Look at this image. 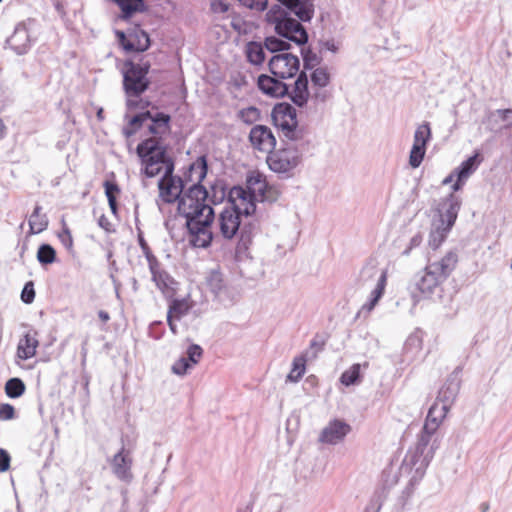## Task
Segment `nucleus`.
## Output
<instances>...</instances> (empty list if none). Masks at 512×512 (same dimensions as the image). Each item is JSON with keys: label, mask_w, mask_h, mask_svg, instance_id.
I'll return each instance as SVG.
<instances>
[{"label": "nucleus", "mask_w": 512, "mask_h": 512, "mask_svg": "<svg viewBox=\"0 0 512 512\" xmlns=\"http://www.w3.org/2000/svg\"><path fill=\"white\" fill-rule=\"evenodd\" d=\"M149 69V62H125L123 70V88L128 97L127 106L129 108L138 107V102L131 98L139 97L148 89L150 85V80L147 77Z\"/></svg>", "instance_id": "obj_7"}, {"label": "nucleus", "mask_w": 512, "mask_h": 512, "mask_svg": "<svg viewBox=\"0 0 512 512\" xmlns=\"http://www.w3.org/2000/svg\"><path fill=\"white\" fill-rule=\"evenodd\" d=\"M308 84L306 72L301 71L294 83L289 85V91L285 97H288L296 106L304 107L310 97Z\"/></svg>", "instance_id": "obj_20"}, {"label": "nucleus", "mask_w": 512, "mask_h": 512, "mask_svg": "<svg viewBox=\"0 0 512 512\" xmlns=\"http://www.w3.org/2000/svg\"><path fill=\"white\" fill-rule=\"evenodd\" d=\"M25 388L20 378H10L5 384V393L9 398L15 399L24 394Z\"/></svg>", "instance_id": "obj_36"}, {"label": "nucleus", "mask_w": 512, "mask_h": 512, "mask_svg": "<svg viewBox=\"0 0 512 512\" xmlns=\"http://www.w3.org/2000/svg\"><path fill=\"white\" fill-rule=\"evenodd\" d=\"M207 197L208 192L202 184H192L186 192H183L178 201L179 214L205 203Z\"/></svg>", "instance_id": "obj_17"}, {"label": "nucleus", "mask_w": 512, "mask_h": 512, "mask_svg": "<svg viewBox=\"0 0 512 512\" xmlns=\"http://www.w3.org/2000/svg\"><path fill=\"white\" fill-rule=\"evenodd\" d=\"M274 125L281 131L285 140L301 142L305 140L307 131L299 126L296 109L289 103H279L272 110Z\"/></svg>", "instance_id": "obj_9"}, {"label": "nucleus", "mask_w": 512, "mask_h": 512, "mask_svg": "<svg viewBox=\"0 0 512 512\" xmlns=\"http://www.w3.org/2000/svg\"><path fill=\"white\" fill-rule=\"evenodd\" d=\"M174 320H176V319L167 316V322H168V325H169V328H170L171 332L173 334H177V326H176Z\"/></svg>", "instance_id": "obj_62"}, {"label": "nucleus", "mask_w": 512, "mask_h": 512, "mask_svg": "<svg viewBox=\"0 0 512 512\" xmlns=\"http://www.w3.org/2000/svg\"><path fill=\"white\" fill-rule=\"evenodd\" d=\"M425 153H426V148L412 145V148H411V151L409 154L410 166L412 168H418L421 165V163L425 157Z\"/></svg>", "instance_id": "obj_45"}, {"label": "nucleus", "mask_w": 512, "mask_h": 512, "mask_svg": "<svg viewBox=\"0 0 512 512\" xmlns=\"http://www.w3.org/2000/svg\"><path fill=\"white\" fill-rule=\"evenodd\" d=\"M208 171L207 159L205 156H200L195 162L189 166L188 179L193 184H201L206 177Z\"/></svg>", "instance_id": "obj_31"}, {"label": "nucleus", "mask_w": 512, "mask_h": 512, "mask_svg": "<svg viewBox=\"0 0 512 512\" xmlns=\"http://www.w3.org/2000/svg\"><path fill=\"white\" fill-rule=\"evenodd\" d=\"M98 225L106 232L113 231L112 224L105 215H101L98 219Z\"/></svg>", "instance_id": "obj_59"}, {"label": "nucleus", "mask_w": 512, "mask_h": 512, "mask_svg": "<svg viewBox=\"0 0 512 512\" xmlns=\"http://www.w3.org/2000/svg\"><path fill=\"white\" fill-rule=\"evenodd\" d=\"M449 409V407L445 405L440 406L438 402H435L428 411L424 425H429V427L431 426V428L438 431Z\"/></svg>", "instance_id": "obj_30"}, {"label": "nucleus", "mask_w": 512, "mask_h": 512, "mask_svg": "<svg viewBox=\"0 0 512 512\" xmlns=\"http://www.w3.org/2000/svg\"><path fill=\"white\" fill-rule=\"evenodd\" d=\"M206 286L220 303L229 305L234 302V291L227 285L219 269H211L205 277Z\"/></svg>", "instance_id": "obj_13"}, {"label": "nucleus", "mask_w": 512, "mask_h": 512, "mask_svg": "<svg viewBox=\"0 0 512 512\" xmlns=\"http://www.w3.org/2000/svg\"><path fill=\"white\" fill-rule=\"evenodd\" d=\"M159 197L165 203H174L179 201L184 192V182L178 177L171 175H163L158 181Z\"/></svg>", "instance_id": "obj_16"}, {"label": "nucleus", "mask_w": 512, "mask_h": 512, "mask_svg": "<svg viewBox=\"0 0 512 512\" xmlns=\"http://www.w3.org/2000/svg\"><path fill=\"white\" fill-rule=\"evenodd\" d=\"M10 455L9 453L0 448V472H6L10 468Z\"/></svg>", "instance_id": "obj_56"}, {"label": "nucleus", "mask_w": 512, "mask_h": 512, "mask_svg": "<svg viewBox=\"0 0 512 512\" xmlns=\"http://www.w3.org/2000/svg\"><path fill=\"white\" fill-rule=\"evenodd\" d=\"M246 56L253 65H261L265 60V52L261 43L249 42L246 46Z\"/></svg>", "instance_id": "obj_32"}, {"label": "nucleus", "mask_w": 512, "mask_h": 512, "mask_svg": "<svg viewBox=\"0 0 512 512\" xmlns=\"http://www.w3.org/2000/svg\"><path fill=\"white\" fill-rule=\"evenodd\" d=\"M325 345V341L321 339L318 335L315 336L310 343V350L306 352L305 358H316L318 353L323 350Z\"/></svg>", "instance_id": "obj_47"}, {"label": "nucleus", "mask_w": 512, "mask_h": 512, "mask_svg": "<svg viewBox=\"0 0 512 512\" xmlns=\"http://www.w3.org/2000/svg\"><path fill=\"white\" fill-rule=\"evenodd\" d=\"M58 237L66 249H68V250L72 249L73 238H72L71 232L67 226H64L62 232L59 233Z\"/></svg>", "instance_id": "obj_53"}, {"label": "nucleus", "mask_w": 512, "mask_h": 512, "mask_svg": "<svg viewBox=\"0 0 512 512\" xmlns=\"http://www.w3.org/2000/svg\"><path fill=\"white\" fill-rule=\"evenodd\" d=\"M239 3L249 9L256 11H264L267 7L268 0H238Z\"/></svg>", "instance_id": "obj_51"}, {"label": "nucleus", "mask_w": 512, "mask_h": 512, "mask_svg": "<svg viewBox=\"0 0 512 512\" xmlns=\"http://www.w3.org/2000/svg\"><path fill=\"white\" fill-rule=\"evenodd\" d=\"M503 121H507L512 126V109H498L496 112Z\"/></svg>", "instance_id": "obj_58"}, {"label": "nucleus", "mask_w": 512, "mask_h": 512, "mask_svg": "<svg viewBox=\"0 0 512 512\" xmlns=\"http://www.w3.org/2000/svg\"><path fill=\"white\" fill-rule=\"evenodd\" d=\"M459 390L460 378L459 372L456 369L449 375L443 386L440 388L436 402H440L442 405H445L450 408L452 403L455 401L459 393Z\"/></svg>", "instance_id": "obj_22"}, {"label": "nucleus", "mask_w": 512, "mask_h": 512, "mask_svg": "<svg viewBox=\"0 0 512 512\" xmlns=\"http://www.w3.org/2000/svg\"><path fill=\"white\" fill-rule=\"evenodd\" d=\"M121 10V18L130 19L136 13L145 12L147 7L145 0H112Z\"/></svg>", "instance_id": "obj_29"}, {"label": "nucleus", "mask_w": 512, "mask_h": 512, "mask_svg": "<svg viewBox=\"0 0 512 512\" xmlns=\"http://www.w3.org/2000/svg\"><path fill=\"white\" fill-rule=\"evenodd\" d=\"M306 360L307 358H305V355L294 358L292 363L293 367L290 373L287 375V381L298 382L302 378L303 374L305 373Z\"/></svg>", "instance_id": "obj_35"}, {"label": "nucleus", "mask_w": 512, "mask_h": 512, "mask_svg": "<svg viewBox=\"0 0 512 512\" xmlns=\"http://www.w3.org/2000/svg\"><path fill=\"white\" fill-rule=\"evenodd\" d=\"M144 168L142 172L148 178L157 176L164 170L163 175L174 172V161L167 155L166 147L157 138H147L141 141L136 148Z\"/></svg>", "instance_id": "obj_4"}, {"label": "nucleus", "mask_w": 512, "mask_h": 512, "mask_svg": "<svg viewBox=\"0 0 512 512\" xmlns=\"http://www.w3.org/2000/svg\"><path fill=\"white\" fill-rule=\"evenodd\" d=\"M458 263L455 251L447 252L440 260L430 262L414 276L413 284L424 295L432 294L451 275Z\"/></svg>", "instance_id": "obj_5"}, {"label": "nucleus", "mask_w": 512, "mask_h": 512, "mask_svg": "<svg viewBox=\"0 0 512 512\" xmlns=\"http://www.w3.org/2000/svg\"><path fill=\"white\" fill-rule=\"evenodd\" d=\"M238 117L244 123L252 124L259 119L260 111L258 108L254 107V106H249L247 108L241 109L238 112Z\"/></svg>", "instance_id": "obj_44"}, {"label": "nucleus", "mask_w": 512, "mask_h": 512, "mask_svg": "<svg viewBox=\"0 0 512 512\" xmlns=\"http://www.w3.org/2000/svg\"><path fill=\"white\" fill-rule=\"evenodd\" d=\"M104 188L111 212L116 215L118 209L116 195L120 192L119 186L114 182L105 181Z\"/></svg>", "instance_id": "obj_38"}, {"label": "nucleus", "mask_w": 512, "mask_h": 512, "mask_svg": "<svg viewBox=\"0 0 512 512\" xmlns=\"http://www.w3.org/2000/svg\"><path fill=\"white\" fill-rule=\"evenodd\" d=\"M431 139V128L428 122L419 125L414 133L413 145L426 148L427 143Z\"/></svg>", "instance_id": "obj_34"}, {"label": "nucleus", "mask_w": 512, "mask_h": 512, "mask_svg": "<svg viewBox=\"0 0 512 512\" xmlns=\"http://www.w3.org/2000/svg\"><path fill=\"white\" fill-rule=\"evenodd\" d=\"M192 368L189 360L186 357H181L172 365V372L176 375H185L187 371Z\"/></svg>", "instance_id": "obj_48"}, {"label": "nucleus", "mask_w": 512, "mask_h": 512, "mask_svg": "<svg viewBox=\"0 0 512 512\" xmlns=\"http://www.w3.org/2000/svg\"><path fill=\"white\" fill-rule=\"evenodd\" d=\"M270 72L280 78L287 79L294 77L300 68V60L292 53L275 54L268 62Z\"/></svg>", "instance_id": "obj_12"}, {"label": "nucleus", "mask_w": 512, "mask_h": 512, "mask_svg": "<svg viewBox=\"0 0 512 512\" xmlns=\"http://www.w3.org/2000/svg\"><path fill=\"white\" fill-rule=\"evenodd\" d=\"M246 192L251 197L265 201L268 199L266 196L267 183L263 176L258 172H253L247 176L246 179Z\"/></svg>", "instance_id": "obj_26"}, {"label": "nucleus", "mask_w": 512, "mask_h": 512, "mask_svg": "<svg viewBox=\"0 0 512 512\" xmlns=\"http://www.w3.org/2000/svg\"><path fill=\"white\" fill-rule=\"evenodd\" d=\"M308 142H292L283 140V147L269 152L266 162L275 173L288 174L302 161L303 151Z\"/></svg>", "instance_id": "obj_6"}, {"label": "nucleus", "mask_w": 512, "mask_h": 512, "mask_svg": "<svg viewBox=\"0 0 512 512\" xmlns=\"http://www.w3.org/2000/svg\"><path fill=\"white\" fill-rule=\"evenodd\" d=\"M301 55L303 58L304 71L314 70L320 64L321 58L316 53L312 52L309 48L302 47Z\"/></svg>", "instance_id": "obj_41"}, {"label": "nucleus", "mask_w": 512, "mask_h": 512, "mask_svg": "<svg viewBox=\"0 0 512 512\" xmlns=\"http://www.w3.org/2000/svg\"><path fill=\"white\" fill-rule=\"evenodd\" d=\"M34 298H35L34 284L32 281H29L23 287V290L21 292V300L25 304H30L34 301Z\"/></svg>", "instance_id": "obj_50"}, {"label": "nucleus", "mask_w": 512, "mask_h": 512, "mask_svg": "<svg viewBox=\"0 0 512 512\" xmlns=\"http://www.w3.org/2000/svg\"><path fill=\"white\" fill-rule=\"evenodd\" d=\"M188 312V306L183 300H173L167 312V316L175 318L176 320L181 319Z\"/></svg>", "instance_id": "obj_43"}, {"label": "nucleus", "mask_w": 512, "mask_h": 512, "mask_svg": "<svg viewBox=\"0 0 512 512\" xmlns=\"http://www.w3.org/2000/svg\"><path fill=\"white\" fill-rule=\"evenodd\" d=\"M311 82L313 86L324 88L326 87L330 82V75L326 68L324 67H318L315 68L311 73Z\"/></svg>", "instance_id": "obj_39"}, {"label": "nucleus", "mask_w": 512, "mask_h": 512, "mask_svg": "<svg viewBox=\"0 0 512 512\" xmlns=\"http://www.w3.org/2000/svg\"><path fill=\"white\" fill-rule=\"evenodd\" d=\"M241 220L235 209L225 208L219 217V226L222 236L226 239H232L240 231V239L236 247L237 253H244L248 250L252 242V236L256 232L255 224H244L240 229Z\"/></svg>", "instance_id": "obj_8"}, {"label": "nucleus", "mask_w": 512, "mask_h": 512, "mask_svg": "<svg viewBox=\"0 0 512 512\" xmlns=\"http://www.w3.org/2000/svg\"><path fill=\"white\" fill-rule=\"evenodd\" d=\"M423 241V237L421 233L415 234L409 242L408 247L402 252V255L408 256L412 249L418 247Z\"/></svg>", "instance_id": "obj_55"}, {"label": "nucleus", "mask_w": 512, "mask_h": 512, "mask_svg": "<svg viewBox=\"0 0 512 512\" xmlns=\"http://www.w3.org/2000/svg\"><path fill=\"white\" fill-rule=\"evenodd\" d=\"M361 364H353L348 370L344 371L340 377V382L345 386H351L360 382Z\"/></svg>", "instance_id": "obj_37"}, {"label": "nucleus", "mask_w": 512, "mask_h": 512, "mask_svg": "<svg viewBox=\"0 0 512 512\" xmlns=\"http://www.w3.org/2000/svg\"><path fill=\"white\" fill-rule=\"evenodd\" d=\"M149 47L150 38L144 30H137L129 34L128 40L124 44V50L127 52H144Z\"/></svg>", "instance_id": "obj_28"}, {"label": "nucleus", "mask_w": 512, "mask_h": 512, "mask_svg": "<svg viewBox=\"0 0 512 512\" xmlns=\"http://www.w3.org/2000/svg\"><path fill=\"white\" fill-rule=\"evenodd\" d=\"M483 158L479 151L470 156L467 160L463 161L458 168L455 169L457 179L452 186L453 191H458L462 188L464 182L477 170Z\"/></svg>", "instance_id": "obj_21"}, {"label": "nucleus", "mask_w": 512, "mask_h": 512, "mask_svg": "<svg viewBox=\"0 0 512 512\" xmlns=\"http://www.w3.org/2000/svg\"><path fill=\"white\" fill-rule=\"evenodd\" d=\"M116 35H117V38L120 42V44L122 45V47L124 48V44L126 43V41L128 40V38L126 37L125 33L123 31H117L116 32Z\"/></svg>", "instance_id": "obj_63"}, {"label": "nucleus", "mask_w": 512, "mask_h": 512, "mask_svg": "<svg viewBox=\"0 0 512 512\" xmlns=\"http://www.w3.org/2000/svg\"><path fill=\"white\" fill-rule=\"evenodd\" d=\"M212 8L214 11L225 13L228 11V5L224 2L213 3Z\"/></svg>", "instance_id": "obj_61"}, {"label": "nucleus", "mask_w": 512, "mask_h": 512, "mask_svg": "<svg viewBox=\"0 0 512 512\" xmlns=\"http://www.w3.org/2000/svg\"><path fill=\"white\" fill-rule=\"evenodd\" d=\"M180 215L186 219L189 243L197 248L210 246L213 239L211 225L215 216L212 206L205 202Z\"/></svg>", "instance_id": "obj_3"}, {"label": "nucleus", "mask_w": 512, "mask_h": 512, "mask_svg": "<svg viewBox=\"0 0 512 512\" xmlns=\"http://www.w3.org/2000/svg\"><path fill=\"white\" fill-rule=\"evenodd\" d=\"M39 25L36 20L28 18L15 26L12 35L7 39L9 47L18 55H23L31 48L38 36Z\"/></svg>", "instance_id": "obj_11"}, {"label": "nucleus", "mask_w": 512, "mask_h": 512, "mask_svg": "<svg viewBox=\"0 0 512 512\" xmlns=\"http://www.w3.org/2000/svg\"><path fill=\"white\" fill-rule=\"evenodd\" d=\"M350 431V426L343 421L330 422L321 432L319 441L327 444L340 442Z\"/></svg>", "instance_id": "obj_23"}, {"label": "nucleus", "mask_w": 512, "mask_h": 512, "mask_svg": "<svg viewBox=\"0 0 512 512\" xmlns=\"http://www.w3.org/2000/svg\"><path fill=\"white\" fill-rule=\"evenodd\" d=\"M41 207L37 205L29 218L31 233L38 234L44 231L48 226V219L45 214H40Z\"/></svg>", "instance_id": "obj_33"}, {"label": "nucleus", "mask_w": 512, "mask_h": 512, "mask_svg": "<svg viewBox=\"0 0 512 512\" xmlns=\"http://www.w3.org/2000/svg\"><path fill=\"white\" fill-rule=\"evenodd\" d=\"M387 276V270H382L380 276L377 279L375 288L371 291L369 300L366 303H364L361 309L359 310L357 314L358 317H360L362 314L367 315L374 309V307L384 294L385 287L387 284Z\"/></svg>", "instance_id": "obj_24"}, {"label": "nucleus", "mask_w": 512, "mask_h": 512, "mask_svg": "<svg viewBox=\"0 0 512 512\" xmlns=\"http://www.w3.org/2000/svg\"><path fill=\"white\" fill-rule=\"evenodd\" d=\"M113 475L121 482L130 484L134 475L132 472L133 458L130 450L124 446L108 460Z\"/></svg>", "instance_id": "obj_14"}, {"label": "nucleus", "mask_w": 512, "mask_h": 512, "mask_svg": "<svg viewBox=\"0 0 512 512\" xmlns=\"http://www.w3.org/2000/svg\"><path fill=\"white\" fill-rule=\"evenodd\" d=\"M321 46L333 53L338 51V46L333 39L321 41Z\"/></svg>", "instance_id": "obj_60"}, {"label": "nucleus", "mask_w": 512, "mask_h": 512, "mask_svg": "<svg viewBox=\"0 0 512 512\" xmlns=\"http://www.w3.org/2000/svg\"><path fill=\"white\" fill-rule=\"evenodd\" d=\"M258 89L265 95L282 98L285 97L289 91V85L284 83L278 77H272L267 74H261L257 79Z\"/></svg>", "instance_id": "obj_19"}, {"label": "nucleus", "mask_w": 512, "mask_h": 512, "mask_svg": "<svg viewBox=\"0 0 512 512\" xmlns=\"http://www.w3.org/2000/svg\"><path fill=\"white\" fill-rule=\"evenodd\" d=\"M56 259V251L55 249L49 245V244H42L39 246L37 251V260L43 264H51Z\"/></svg>", "instance_id": "obj_40"}, {"label": "nucleus", "mask_w": 512, "mask_h": 512, "mask_svg": "<svg viewBox=\"0 0 512 512\" xmlns=\"http://www.w3.org/2000/svg\"><path fill=\"white\" fill-rule=\"evenodd\" d=\"M266 21L273 25L275 32L285 38L281 39L275 36L266 37L264 41L265 48L272 53H288L291 45L289 41L298 46H304L309 39L305 27L279 4L270 7L266 13Z\"/></svg>", "instance_id": "obj_1"}, {"label": "nucleus", "mask_w": 512, "mask_h": 512, "mask_svg": "<svg viewBox=\"0 0 512 512\" xmlns=\"http://www.w3.org/2000/svg\"><path fill=\"white\" fill-rule=\"evenodd\" d=\"M146 260L148 262L149 270H150V273L152 276L159 273L161 270H163L161 268L160 262L154 256V254L148 255V257H146Z\"/></svg>", "instance_id": "obj_54"}, {"label": "nucleus", "mask_w": 512, "mask_h": 512, "mask_svg": "<svg viewBox=\"0 0 512 512\" xmlns=\"http://www.w3.org/2000/svg\"><path fill=\"white\" fill-rule=\"evenodd\" d=\"M138 243L145 257L153 254L141 232L138 234Z\"/></svg>", "instance_id": "obj_57"}, {"label": "nucleus", "mask_w": 512, "mask_h": 512, "mask_svg": "<svg viewBox=\"0 0 512 512\" xmlns=\"http://www.w3.org/2000/svg\"><path fill=\"white\" fill-rule=\"evenodd\" d=\"M15 418V409L9 403L0 404V420L7 421Z\"/></svg>", "instance_id": "obj_52"}, {"label": "nucleus", "mask_w": 512, "mask_h": 512, "mask_svg": "<svg viewBox=\"0 0 512 512\" xmlns=\"http://www.w3.org/2000/svg\"><path fill=\"white\" fill-rule=\"evenodd\" d=\"M229 201L231 209H235L239 217L252 215L256 210V201H260L251 197L243 187L235 186L229 192Z\"/></svg>", "instance_id": "obj_15"}, {"label": "nucleus", "mask_w": 512, "mask_h": 512, "mask_svg": "<svg viewBox=\"0 0 512 512\" xmlns=\"http://www.w3.org/2000/svg\"><path fill=\"white\" fill-rule=\"evenodd\" d=\"M460 205V199L453 193L449 194V196L445 199L441 213V221L442 223H444V221L447 222L446 226H448V229H451L454 225L460 210Z\"/></svg>", "instance_id": "obj_27"}, {"label": "nucleus", "mask_w": 512, "mask_h": 512, "mask_svg": "<svg viewBox=\"0 0 512 512\" xmlns=\"http://www.w3.org/2000/svg\"><path fill=\"white\" fill-rule=\"evenodd\" d=\"M37 336V331L31 330L20 339L17 346V356L20 359L27 360L36 354V349L39 345Z\"/></svg>", "instance_id": "obj_25"}, {"label": "nucleus", "mask_w": 512, "mask_h": 512, "mask_svg": "<svg viewBox=\"0 0 512 512\" xmlns=\"http://www.w3.org/2000/svg\"><path fill=\"white\" fill-rule=\"evenodd\" d=\"M147 120L151 121L148 125V131L161 141V136L168 133L170 130V116L163 112L152 114L150 111H145L136 114L129 121V125L133 128L126 127L123 129V134L126 137H131L136 133L137 129L143 125Z\"/></svg>", "instance_id": "obj_10"}, {"label": "nucleus", "mask_w": 512, "mask_h": 512, "mask_svg": "<svg viewBox=\"0 0 512 512\" xmlns=\"http://www.w3.org/2000/svg\"><path fill=\"white\" fill-rule=\"evenodd\" d=\"M440 446V435L431 426L423 425L417 434L414 447H411L403 461L404 466L414 470L412 479H421Z\"/></svg>", "instance_id": "obj_2"}, {"label": "nucleus", "mask_w": 512, "mask_h": 512, "mask_svg": "<svg viewBox=\"0 0 512 512\" xmlns=\"http://www.w3.org/2000/svg\"><path fill=\"white\" fill-rule=\"evenodd\" d=\"M152 280L161 291L170 288L173 283V278L165 270L153 275Z\"/></svg>", "instance_id": "obj_46"}, {"label": "nucleus", "mask_w": 512, "mask_h": 512, "mask_svg": "<svg viewBox=\"0 0 512 512\" xmlns=\"http://www.w3.org/2000/svg\"><path fill=\"white\" fill-rule=\"evenodd\" d=\"M98 316L101 319V321H103V322H107L110 319L109 314L104 310H100L98 312Z\"/></svg>", "instance_id": "obj_64"}, {"label": "nucleus", "mask_w": 512, "mask_h": 512, "mask_svg": "<svg viewBox=\"0 0 512 512\" xmlns=\"http://www.w3.org/2000/svg\"><path fill=\"white\" fill-rule=\"evenodd\" d=\"M202 354V348L197 344H192L187 349L186 358L189 360V363L193 366L199 362L200 358L202 357Z\"/></svg>", "instance_id": "obj_49"}, {"label": "nucleus", "mask_w": 512, "mask_h": 512, "mask_svg": "<svg viewBox=\"0 0 512 512\" xmlns=\"http://www.w3.org/2000/svg\"><path fill=\"white\" fill-rule=\"evenodd\" d=\"M249 141L254 149L271 152L276 146V138L271 129L265 125H255L249 133Z\"/></svg>", "instance_id": "obj_18"}, {"label": "nucleus", "mask_w": 512, "mask_h": 512, "mask_svg": "<svg viewBox=\"0 0 512 512\" xmlns=\"http://www.w3.org/2000/svg\"><path fill=\"white\" fill-rule=\"evenodd\" d=\"M450 229L448 226L446 227H437L436 229L431 230L429 234V246L432 249H437L442 242L445 240L447 233Z\"/></svg>", "instance_id": "obj_42"}]
</instances>
